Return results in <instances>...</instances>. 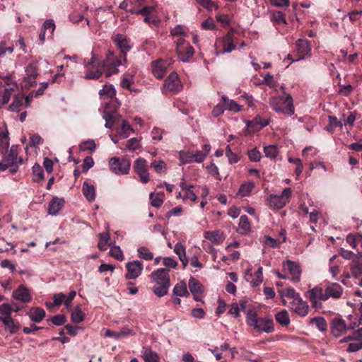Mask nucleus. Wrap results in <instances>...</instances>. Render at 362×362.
<instances>
[{"label": "nucleus", "instance_id": "obj_1", "mask_svg": "<svg viewBox=\"0 0 362 362\" xmlns=\"http://www.w3.org/2000/svg\"><path fill=\"white\" fill-rule=\"evenodd\" d=\"M122 64L121 59H118L113 52L109 51L106 58L103 60H97L93 55L89 62L86 64L85 68L86 79H98L104 73L106 77L119 71L117 66Z\"/></svg>", "mask_w": 362, "mask_h": 362}, {"label": "nucleus", "instance_id": "obj_2", "mask_svg": "<svg viewBox=\"0 0 362 362\" xmlns=\"http://www.w3.org/2000/svg\"><path fill=\"white\" fill-rule=\"evenodd\" d=\"M343 288L337 283H331L321 286H315L307 292L306 297L312 303L314 308H322V301H326L329 298H339L343 293Z\"/></svg>", "mask_w": 362, "mask_h": 362}, {"label": "nucleus", "instance_id": "obj_3", "mask_svg": "<svg viewBox=\"0 0 362 362\" xmlns=\"http://www.w3.org/2000/svg\"><path fill=\"white\" fill-rule=\"evenodd\" d=\"M150 277L156 283L152 288L153 293L159 298L165 296L170 286L169 269L159 268L153 271Z\"/></svg>", "mask_w": 362, "mask_h": 362}, {"label": "nucleus", "instance_id": "obj_4", "mask_svg": "<svg viewBox=\"0 0 362 362\" xmlns=\"http://www.w3.org/2000/svg\"><path fill=\"white\" fill-rule=\"evenodd\" d=\"M281 89L282 95L272 97L269 100V104L275 112L292 115L295 112L293 98L291 95L285 92L284 87H281Z\"/></svg>", "mask_w": 362, "mask_h": 362}, {"label": "nucleus", "instance_id": "obj_5", "mask_svg": "<svg viewBox=\"0 0 362 362\" xmlns=\"http://www.w3.org/2000/svg\"><path fill=\"white\" fill-rule=\"evenodd\" d=\"M112 42L119 49L120 55L119 57H117L118 59H121L122 64H125L127 63V57L126 54L128 52L132 49V45L130 43V40L127 36L122 34H116L112 37Z\"/></svg>", "mask_w": 362, "mask_h": 362}, {"label": "nucleus", "instance_id": "obj_6", "mask_svg": "<svg viewBox=\"0 0 362 362\" xmlns=\"http://www.w3.org/2000/svg\"><path fill=\"white\" fill-rule=\"evenodd\" d=\"M356 323H349L347 325L344 320L340 317H334L330 323L331 333L335 337H339L342 334L346 333L348 331L354 329L356 327Z\"/></svg>", "mask_w": 362, "mask_h": 362}, {"label": "nucleus", "instance_id": "obj_7", "mask_svg": "<svg viewBox=\"0 0 362 362\" xmlns=\"http://www.w3.org/2000/svg\"><path fill=\"white\" fill-rule=\"evenodd\" d=\"M291 195V188L286 187L280 195L271 194L267 199L268 204L273 209H280L289 202Z\"/></svg>", "mask_w": 362, "mask_h": 362}, {"label": "nucleus", "instance_id": "obj_8", "mask_svg": "<svg viewBox=\"0 0 362 362\" xmlns=\"http://www.w3.org/2000/svg\"><path fill=\"white\" fill-rule=\"evenodd\" d=\"M109 166L110 170L117 175H127L130 170L131 161L125 158L112 157L109 160Z\"/></svg>", "mask_w": 362, "mask_h": 362}, {"label": "nucleus", "instance_id": "obj_9", "mask_svg": "<svg viewBox=\"0 0 362 362\" xmlns=\"http://www.w3.org/2000/svg\"><path fill=\"white\" fill-rule=\"evenodd\" d=\"M176 51L178 58L183 62H188L194 54V47L188 42H186L183 38L177 40Z\"/></svg>", "mask_w": 362, "mask_h": 362}, {"label": "nucleus", "instance_id": "obj_10", "mask_svg": "<svg viewBox=\"0 0 362 362\" xmlns=\"http://www.w3.org/2000/svg\"><path fill=\"white\" fill-rule=\"evenodd\" d=\"M206 158V153L202 151H180L179 152V160L182 164L192 163L193 162L201 163Z\"/></svg>", "mask_w": 362, "mask_h": 362}, {"label": "nucleus", "instance_id": "obj_11", "mask_svg": "<svg viewBox=\"0 0 362 362\" xmlns=\"http://www.w3.org/2000/svg\"><path fill=\"white\" fill-rule=\"evenodd\" d=\"M148 168V162L143 158L140 157L134 162L133 169L139 176L140 181L144 184L150 180Z\"/></svg>", "mask_w": 362, "mask_h": 362}, {"label": "nucleus", "instance_id": "obj_12", "mask_svg": "<svg viewBox=\"0 0 362 362\" xmlns=\"http://www.w3.org/2000/svg\"><path fill=\"white\" fill-rule=\"evenodd\" d=\"M296 51L298 57L293 59L292 55L288 54L287 57L288 59H291L292 61H298L309 56L311 52L310 42L306 39H298L296 42Z\"/></svg>", "mask_w": 362, "mask_h": 362}, {"label": "nucleus", "instance_id": "obj_13", "mask_svg": "<svg viewBox=\"0 0 362 362\" xmlns=\"http://www.w3.org/2000/svg\"><path fill=\"white\" fill-rule=\"evenodd\" d=\"M163 87L174 93L181 90L182 86L176 72H172L165 79Z\"/></svg>", "mask_w": 362, "mask_h": 362}, {"label": "nucleus", "instance_id": "obj_14", "mask_svg": "<svg viewBox=\"0 0 362 362\" xmlns=\"http://www.w3.org/2000/svg\"><path fill=\"white\" fill-rule=\"evenodd\" d=\"M283 268L285 272L289 273L291 280L293 282H298L300 281L301 270L298 263L291 260H286L283 262Z\"/></svg>", "mask_w": 362, "mask_h": 362}, {"label": "nucleus", "instance_id": "obj_15", "mask_svg": "<svg viewBox=\"0 0 362 362\" xmlns=\"http://www.w3.org/2000/svg\"><path fill=\"white\" fill-rule=\"evenodd\" d=\"M37 76V67L33 64H29L25 68V76L23 79V86L26 88L36 85V77Z\"/></svg>", "mask_w": 362, "mask_h": 362}, {"label": "nucleus", "instance_id": "obj_16", "mask_svg": "<svg viewBox=\"0 0 362 362\" xmlns=\"http://www.w3.org/2000/svg\"><path fill=\"white\" fill-rule=\"evenodd\" d=\"M126 268L127 273L125 275L127 279H135L142 272L143 264L138 261H133L127 263Z\"/></svg>", "mask_w": 362, "mask_h": 362}, {"label": "nucleus", "instance_id": "obj_17", "mask_svg": "<svg viewBox=\"0 0 362 362\" xmlns=\"http://www.w3.org/2000/svg\"><path fill=\"white\" fill-rule=\"evenodd\" d=\"M290 308L300 317H305L308 314L309 305L307 302L303 300L301 297L292 301Z\"/></svg>", "mask_w": 362, "mask_h": 362}, {"label": "nucleus", "instance_id": "obj_18", "mask_svg": "<svg viewBox=\"0 0 362 362\" xmlns=\"http://www.w3.org/2000/svg\"><path fill=\"white\" fill-rule=\"evenodd\" d=\"M168 65L169 64L163 59H158L153 62L151 66L152 74L158 79L163 78L167 73Z\"/></svg>", "mask_w": 362, "mask_h": 362}, {"label": "nucleus", "instance_id": "obj_19", "mask_svg": "<svg viewBox=\"0 0 362 362\" xmlns=\"http://www.w3.org/2000/svg\"><path fill=\"white\" fill-rule=\"evenodd\" d=\"M18 85L13 84L9 87H4L3 89H0V108L5 104H6L11 97L17 95Z\"/></svg>", "mask_w": 362, "mask_h": 362}, {"label": "nucleus", "instance_id": "obj_20", "mask_svg": "<svg viewBox=\"0 0 362 362\" xmlns=\"http://www.w3.org/2000/svg\"><path fill=\"white\" fill-rule=\"evenodd\" d=\"M235 30L231 28L228 30L226 36L222 40L223 51L221 53H229L235 49L234 44L233 35Z\"/></svg>", "mask_w": 362, "mask_h": 362}, {"label": "nucleus", "instance_id": "obj_21", "mask_svg": "<svg viewBox=\"0 0 362 362\" xmlns=\"http://www.w3.org/2000/svg\"><path fill=\"white\" fill-rule=\"evenodd\" d=\"M255 330L257 332L272 333L274 331V321L268 317H259Z\"/></svg>", "mask_w": 362, "mask_h": 362}, {"label": "nucleus", "instance_id": "obj_22", "mask_svg": "<svg viewBox=\"0 0 362 362\" xmlns=\"http://www.w3.org/2000/svg\"><path fill=\"white\" fill-rule=\"evenodd\" d=\"M0 322L3 323L4 329L11 334H16L21 329L20 323L12 317H0Z\"/></svg>", "mask_w": 362, "mask_h": 362}, {"label": "nucleus", "instance_id": "obj_23", "mask_svg": "<svg viewBox=\"0 0 362 362\" xmlns=\"http://www.w3.org/2000/svg\"><path fill=\"white\" fill-rule=\"evenodd\" d=\"M269 123V119L257 115L253 119L247 122V127L253 132H256L267 126Z\"/></svg>", "mask_w": 362, "mask_h": 362}, {"label": "nucleus", "instance_id": "obj_24", "mask_svg": "<svg viewBox=\"0 0 362 362\" xmlns=\"http://www.w3.org/2000/svg\"><path fill=\"white\" fill-rule=\"evenodd\" d=\"M64 204V199L59 197H54L48 204L47 212L49 214L56 216L62 209Z\"/></svg>", "mask_w": 362, "mask_h": 362}, {"label": "nucleus", "instance_id": "obj_25", "mask_svg": "<svg viewBox=\"0 0 362 362\" xmlns=\"http://www.w3.org/2000/svg\"><path fill=\"white\" fill-rule=\"evenodd\" d=\"M204 237L216 245L222 243L225 240L223 233L220 230L205 231L204 233Z\"/></svg>", "mask_w": 362, "mask_h": 362}, {"label": "nucleus", "instance_id": "obj_26", "mask_svg": "<svg viewBox=\"0 0 362 362\" xmlns=\"http://www.w3.org/2000/svg\"><path fill=\"white\" fill-rule=\"evenodd\" d=\"M351 276L357 280L356 284L362 287V264L353 261L350 265Z\"/></svg>", "mask_w": 362, "mask_h": 362}, {"label": "nucleus", "instance_id": "obj_27", "mask_svg": "<svg viewBox=\"0 0 362 362\" xmlns=\"http://www.w3.org/2000/svg\"><path fill=\"white\" fill-rule=\"evenodd\" d=\"M13 297L23 303H28L31 300V296L28 289L23 285L20 286L13 292Z\"/></svg>", "mask_w": 362, "mask_h": 362}, {"label": "nucleus", "instance_id": "obj_28", "mask_svg": "<svg viewBox=\"0 0 362 362\" xmlns=\"http://www.w3.org/2000/svg\"><path fill=\"white\" fill-rule=\"evenodd\" d=\"M82 192L86 199L91 202L95 199V187L87 182L86 181L83 183Z\"/></svg>", "mask_w": 362, "mask_h": 362}, {"label": "nucleus", "instance_id": "obj_29", "mask_svg": "<svg viewBox=\"0 0 362 362\" xmlns=\"http://www.w3.org/2000/svg\"><path fill=\"white\" fill-rule=\"evenodd\" d=\"M251 269H247L246 270V276H250L252 277V280L250 281L251 285L253 287L259 286L263 280V274H262V267H260L258 268V269L255 272V274L252 276Z\"/></svg>", "mask_w": 362, "mask_h": 362}, {"label": "nucleus", "instance_id": "obj_30", "mask_svg": "<svg viewBox=\"0 0 362 362\" xmlns=\"http://www.w3.org/2000/svg\"><path fill=\"white\" fill-rule=\"evenodd\" d=\"M28 315L33 322L38 323L45 317V311L41 308H33Z\"/></svg>", "mask_w": 362, "mask_h": 362}, {"label": "nucleus", "instance_id": "obj_31", "mask_svg": "<svg viewBox=\"0 0 362 362\" xmlns=\"http://www.w3.org/2000/svg\"><path fill=\"white\" fill-rule=\"evenodd\" d=\"M24 105V95L18 93L15 95L13 103L8 106V109L13 112H20Z\"/></svg>", "mask_w": 362, "mask_h": 362}, {"label": "nucleus", "instance_id": "obj_32", "mask_svg": "<svg viewBox=\"0 0 362 362\" xmlns=\"http://www.w3.org/2000/svg\"><path fill=\"white\" fill-rule=\"evenodd\" d=\"M189 295V293L187 291L186 283L184 281H180L174 286L173 290V297H184L187 296Z\"/></svg>", "mask_w": 362, "mask_h": 362}, {"label": "nucleus", "instance_id": "obj_33", "mask_svg": "<svg viewBox=\"0 0 362 362\" xmlns=\"http://www.w3.org/2000/svg\"><path fill=\"white\" fill-rule=\"evenodd\" d=\"M276 321L281 326H288L290 322V317L288 312L286 310H283L275 315Z\"/></svg>", "mask_w": 362, "mask_h": 362}, {"label": "nucleus", "instance_id": "obj_34", "mask_svg": "<svg viewBox=\"0 0 362 362\" xmlns=\"http://www.w3.org/2000/svg\"><path fill=\"white\" fill-rule=\"evenodd\" d=\"M142 358L145 362H159V356L156 352L149 348H146L142 352Z\"/></svg>", "mask_w": 362, "mask_h": 362}, {"label": "nucleus", "instance_id": "obj_35", "mask_svg": "<svg viewBox=\"0 0 362 362\" xmlns=\"http://www.w3.org/2000/svg\"><path fill=\"white\" fill-rule=\"evenodd\" d=\"M238 226V231L241 234H246L250 231V223L246 215H243L240 217Z\"/></svg>", "mask_w": 362, "mask_h": 362}, {"label": "nucleus", "instance_id": "obj_36", "mask_svg": "<svg viewBox=\"0 0 362 362\" xmlns=\"http://www.w3.org/2000/svg\"><path fill=\"white\" fill-rule=\"evenodd\" d=\"M188 286L193 296L202 293V286L197 279L191 277L189 280Z\"/></svg>", "mask_w": 362, "mask_h": 362}, {"label": "nucleus", "instance_id": "obj_37", "mask_svg": "<svg viewBox=\"0 0 362 362\" xmlns=\"http://www.w3.org/2000/svg\"><path fill=\"white\" fill-rule=\"evenodd\" d=\"M310 324L315 325L321 332H325L327 328V323L323 317H315L310 319Z\"/></svg>", "mask_w": 362, "mask_h": 362}, {"label": "nucleus", "instance_id": "obj_38", "mask_svg": "<svg viewBox=\"0 0 362 362\" xmlns=\"http://www.w3.org/2000/svg\"><path fill=\"white\" fill-rule=\"evenodd\" d=\"M222 100L223 106L229 110L238 112L241 110L240 106L235 101L229 100L226 95L222 96Z\"/></svg>", "mask_w": 362, "mask_h": 362}, {"label": "nucleus", "instance_id": "obj_39", "mask_svg": "<svg viewBox=\"0 0 362 362\" xmlns=\"http://www.w3.org/2000/svg\"><path fill=\"white\" fill-rule=\"evenodd\" d=\"M361 240H362V234H356V235L349 234L346 238L347 243H349V245L353 249H356V247L358 245H359L361 246Z\"/></svg>", "mask_w": 362, "mask_h": 362}, {"label": "nucleus", "instance_id": "obj_40", "mask_svg": "<svg viewBox=\"0 0 362 362\" xmlns=\"http://www.w3.org/2000/svg\"><path fill=\"white\" fill-rule=\"evenodd\" d=\"M71 318L74 323H79L83 321L85 318V314L79 306H76L71 312Z\"/></svg>", "mask_w": 362, "mask_h": 362}, {"label": "nucleus", "instance_id": "obj_41", "mask_svg": "<svg viewBox=\"0 0 362 362\" xmlns=\"http://www.w3.org/2000/svg\"><path fill=\"white\" fill-rule=\"evenodd\" d=\"M264 152L267 158L276 160L279 155V149L276 145H270L264 148Z\"/></svg>", "mask_w": 362, "mask_h": 362}, {"label": "nucleus", "instance_id": "obj_42", "mask_svg": "<svg viewBox=\"0 0 362 362\" xmlns=\"http://www.w3.org/2000/svg\"><path fill=\"white\" fill-rule=\"evenodd\" d=\"M138 257L146 261L153 259V254L146 247H140L137 249Z\"/></svg>", "mask_w": 362, "mask_h": 362}, {"label": "nucleus", "instance_id": "obj_43", "mask_svg": "<svg viewBox=\"0 0 362 362\" xmlns=\"http://www.w3.org/2000/svg\"><path fill=\"white\" fill-rule=\"evenodd\" d=\"M149 197L151 200V205L154 207L158 208L163 203L164 194L163 193H158V194H155L154 193L151 192L149 195Z\"/></svg>", "mask_w": 362, "mask_h": 362}, {"label": "nucleus", "instance_id": "obj_44", "mask_svg": "<svg viewBox=\"0 0 362 362\" xmlns=\"http://www.w3.org/2000/svg\"><path fill=\"white\" fill-rule=\"evenodd\" d=\"M100 96H107L108 98H112L116 95V90L112 85L105 84L103 89L99 91Z\"/></svg>", "mask_w": 362, "mask_h": 362}, {"label": "nucleus", "instance_id": "obj_45", "mask_svg": "<svg viewBox=\"0 0 362 362\" xmlns=\"http://www.w3.org/2000/svg\"><path fill=\"white\" fill-rule=\"evenodd\" d=\"M110 239L108 233H101L99 234V242L98 247L100 250L105 251L107 248V243Z\"/></svg>", "mask_w": 362, "mask_h": 362}, {"label": "nucleus", "instance_id": "obj_46", "mask_svg": "<svg viewBox=\"0 0 362 362\" xmlns=\"http://www.w3.org/2000/svg\"><path fill=\"white\" fill-rule=\"evenodd\" d=\"M281 296H285L288 298L292 299V301H294L295 299H298L300 298V294L296 291V290L292 287L286 288L281 291Z\"/></svg>", "mask_w": 362, "mask_h": 362}, {"label": "nucleus", "instance_id": "obj_47", "mask_svg": "<svg viewBox=\"0 0 362 362\" xmlns=\"http://www.w3.org/2000/svg\"><path fill=\"white\" fill-rule=\"evenodd\" d=\"M88 10V7L86 6L83 8L81 11H78L76 10H74L70 15H69V20L74 23H78L81 21L84 18L83 12L86 11Z\"/></svg>", "mask_w": 362, "mask_h": 362}, {"label": "nucleus", "instance_id": "obj_48", "mask_svg": "<svg viewBox=\"0 0 362 362\" xmlns=\"http://www.w3.org/2000/svg\"><path fill=\"white\" fill-rule=\"evenodd\" d=\"M33 173L35 177L33 178V181L38 182L40 180H44V171L42 168L38 164L35 163L33 167Z\"/></svg>", "mask_w": 362, "mask_h": 362}, {"label": "nucleus", "instance_id": "obj_49", "mask_svg": "<svg viewBox=\"0 0 362 362\" xmlns=\"http://www.w3.org/2000/svg\"><path fill=\"white\" fill-rule=\"evenodd\" d=\"M133 131L131 125L127 121L123 120L118 133L121 137L125 139L129 136V132Z\"/></svg>", "mask_w": 362, "mask_h": 362}, {"label": "nucleus", "instance_id": "obj_50", "mask_svg": "<svg viewBox=\"0 0 362 362\" xmlns=\"http://www.w3.org/2000/svg\"><path fill=\"white\" fill-rule=\"evenodd\" d=\"M255 185L252 182H246L242 184L239 188L238 194L241 197L248 196L253 189Z\"/></svg>", "mask_w": 362, "mask_h": 362}, {"label": "nucleus", "instance_id": "obj_51", "mask_svg": "<svg viewBox=\"0 0 362 362\" xmlns=\"http://www.w3.org/2000/svg\"><path fill=\"white\" fill-rule=\"evenodd\" d=\"M17 156H18V147L12 146L8 154L4 157L6 161L9 162L11 164H15L17 163Z\"/></svg>", "mask_w": 362, "mask_h": 362}, {"label": "nucleus", "instance_id": "obj_52", "mask_svg": "<svg viewBox=\"0 0 362 362\" xmlns=\"http://www.w3.org/2000/svg\"><path fill=\"white\" fill-rule=\"evenodd\" d=\"M12 305L9 303H3L0 305V317H12Z\"/></svg>", "mask_w": 362, "mask_h": 362}, {"label": "nucleus", "instance_id": "obj_53", "mask_svg": "<svg viewBox=\"0 0 362 362\" xmlns=\"http://www.w3.org/2000/svg\"><path fill=\"white\" fill-rule=\"evenodd\" d=\"M271 20L274 23L277 24H286V21L284 14L281 11H274L271 16Z\"/></svg>", "mask_w": 362, "mask_h": 362}, {"label": "nucleus", "instance_id": "obj_54", "mask_svg": "<svg viewBox=\"0 0 362 362\" xmlns=\"http://www.w3.org/2000/svg\"><path fill=\"white\" fill-rule=\"evenodd\" d=\"M336 127H342V123L334 116H329V124L327 129L332 132Z\"/></svg>", "mask_w": 362, "mask_h": 362}, {"label": "nucleus", "instance_id": "obj_55", "mask_svg": "<svg viewBox=\"0 0 362 362\" xmlns=\"http://www.w3.org/2000/svg\"><path fill=\"white\" fill-rule=\"evenodd\" d=\"M226 155L228 158L229 163L230 164L236 163L240 160V157L231 151L229 146H227L226 148Z\"/></svg>", "mask_w": 362, "mask_h": 362}, {"label": "nucleus", "instance_id": "obj_56", "mask_svg": "<svg viewBox=\"0 0 362 362\" xmlns=\"http://www.w3.org/2000/svg\"><path fill=\"white\" fill-rule=\"evenodd\" d=\"M109 254L110 256L115 257L116 259L119 261H122L124 259L123 253L119 246L112 247L110 249Z\"/></svg>", "mask_w": 362, "mask_h": 362}, {"label": "nucleus", "instance_id": "obj_57", "mask_svg": "<svg viewBox=\"0 0 362 362\" xmlns=\"http://www.w3.org/2000/svg\"><path fill=\"white\" fill-rule=\"evenodd\" d=\"M354 88L351 85H341L339 83L338 93L343 96H349L353 91Z\"/></svg>", "mask_w": 362, "mask_h": 362}, {"label": "nucleus", "instance_id": "obj_58", "mask_svg": "<svg viewBox=\"0 0 362 362\" xmlns=\"http://www.w3.org/2000/svg\"><path fill=\"white\" fill-rule=\"evenodd\" d=\"M8 146V133L0 132V150L1 151H6Z\"/></svg>", "mask_w": 362, "mask_h": 362}, {"label": "nucleus", "instance_id": "obj_59", "mask_svg": "<svg viewBox=\"0 0 362 362\" xmlns=\"http://www.w3.org/2000/svg\"><path fill=\"white\" fill-rule=\"evenodd\" d=\"M79 148L81 151H93L96 148V145L93 140H88V141L82 142L80 144Z\"/></svg>", "mask_w": 362, "mask_h": 362}, {"label": "nucleus", "instance_id": "obj_60", "mask_svg": "<svg viewBox=\"0 0 362 362\" xmlns=\"http://www.w3.org/2000/svg\"><path fill=\"white\" fill-rule=\"evenodd\" d=\"M54 325L61 326L66 323V317L64 315H56L49 320Z\"/></svg>", "mask_w": 362, "mask_h": 362}, {"label": "nucleus", "instance_id": "obj_61", "mask_svg": "<svg viewBox=\"0 0 362 362\" xmlns=\"http://www.w3.org/2000/svg\"><path fill=\"white\" fill-rule=\"evenodd\" d=\"M66 295L63 293H56L53 296V305L59 306L62 303L65 305Z\"/></svg>", "mask_w": 362, "mask_h": 362}, {"label": "nucleus", "instance_id": "obj_62", "mask_svg": "<svg viewBox=\"0 0 362 362\" xmlns=\"http://www.w3.org/2000/svg\"><path fill=\"white\" fill-rule=\"evenodd\" d=\"M134 83V78L128 77L127 74L124 73L122 76V79L121 81V86L123 88L128 89L132 90L131 85Z\"/></svg>", "mask_w": 362, "mask_h": 362}, {"label": "nucleus", "instance_id": "obj_63", "mask_svg": "<svg viewBox=\"0 0 362 362\" xmlns=\"http://www.w3.org/2000/svg\"><path fill=\"white\" fill-rule=\"evenodd\" d=\"M94 160L91 156H87L83 159L82 165V173H86L90 168L94 165Z\"/></svg>", "mask_w": 362, "mask_h": 362}, {"label": "nucleus", "instance_id": "obj_64", "mask_svg": "<svg viewBox=\"0 0 362 362\" xmlns=\"http://www.w3.org/2000/svg\"><path fill=\"white\" fill-rule=\"evenodd\" d=\"M139 141L134 137L127 141L126 148L130 151H135L140 148Z\"/></svg>", "mask_w": 362, "mask_h": 362}]
</instances>
